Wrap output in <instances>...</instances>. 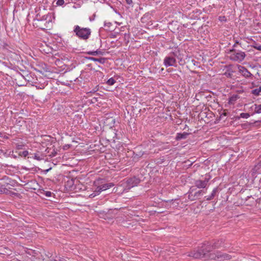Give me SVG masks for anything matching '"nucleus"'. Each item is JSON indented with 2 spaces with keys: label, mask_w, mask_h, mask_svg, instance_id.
I'll return each mask as SVG.
<instances>
[{
  "label": "nucleus",
  "mask_w": 261,
  "mask_h": 261,
  "mask_svg": "<svg viewBox=\"0 0 261 261\" xmlns=\"http://www.w3.org/2000/svg\"><path fill=\"white\" fill-rule=\"evenodd\" d=\"M29 154V152L27 150H24V151H23L22 152H20L19 153V155H21V156H23L24 157H25L27 156Z\"/></svg>",
  "instance_id": "nucleus-24"
},
{
  "label": "nucleus",
  "mask_w": 261,
  "mask_h": 261,
  "mask_svg": "<svg viewBox=\"0 0 261 261\" xmlns=\"http://www.w3.org/2000/svg\"><path fill=\"white\" fill-rule=\"evenodd\" d=\"M217 191H218V188H214L213 189L211 195H210L209 196H207V197H205L206 200H212L215 196L217 192Z\"/></svg>",
  "instance_id": "nucleus-12"
},
{
  "label": "nucleus",
  "mask_w": 261,
  "mask_h": 261,
  "mask_svg": "<svg viewBox=\"0 0 261 261\" xmlns=\"http://www.w3.org/2000/svg\"><path fill=\"white\" fill-rule=\"evenodd\" d=\"M259 182H260V184H261V178H260V179L259 180Z\"/></svg>",
  "instance_id": "nucleus-37"
},
{
  "label": "nucleus",
  "mask_w": 261,
  "mask_h": 261,
  "mask_svg": "<svg viewBox=\"0 0 261 261\" xmlns=\"http://www.w3.org/2000/svg\"><path fill=\"white\" fill-rule=\"evenodd\" d=\"M254 111L256 113H261V105H255Z\"/></svg>",
  "instance_id": "nucleus-18"
},
{
  "label": "nucleus",
  "mask_w": 261,
  "mask_h": 261,
  "mask_svg": "<svg viewBox=\"0 0 261 261\" xmlns=\"http://www.w3.org/2000/svg\"><path fill=\"white\" fill-rule=\"evenodd\" d=\"M186 63V62H185L184 61H182L181 59H180V61H179V64L180 65H182V64H184Z\"/></svg>",
  "instance_id": "nucleus-32"
},
{
  "label": "nucleus",
  "mask_w": 261,
  "mask_h": 261,
  "mask_svg": "<svg viewBox=\"0 0 261 261\" xmlns=\"http://www.w3.org/2000/svg\"><path fill=\"white\" fill-rule=\"evenodd\" d=\"M235 46H236V44H234L233 45V47H235Z\"/></svg>",
  "instance_id": "nucleus-35"
},
{
  "label": "nucleus",
  "mask_w": 261,
  "mask_h": 261,
  "mask_svg": "<svg viewBox=\"0 0 261 261\" xmlns=\"http://www.w3.org/2000/svg\"><path fill=\"white\" fill-rule=\"evenodd\" d=\"M87 59L91 61H97L101 64H104L106 60V59L105 58H95L94 57H88Z\"/></svg>",
  "instance_id": "nucleus-11"
},
{
  "label": "nucleus",
  "mask_w": 261,
  "mask_h": 261,
  "mask_svg": "<svg viewBox=\"0 0 261 261\" xmlns=\"http://www.w3.org/2000/svg\"><path fill=\"white\" fill-rule=\"evenodd\" d=\"M126 3L128 5H130L132 4L133 2L132 0H125Z\"/></svg>",
  "instance_id": "nucleus-31"
},
{
  "label": "nucleus",
  "mask_w": 261,
  "mask_h": 261,
  "mask_svg": "<svg viewBox=\"0 0 261 261\" xmlns=\"http://www.w3.org/2000/svg\"><path fill=\"white\" fill-rule=\"evenodd\" d=\"M189 134V133L186 132H184L183 133H177L175 139L177 141L181 139H185Z\"/></svg>",
  "instance_id": "nucleus-9"
},
{
  "label": "nucleus",
  "mask_w": 261,
  "mask_h": 261,
  "mask_svg": "<svg viewBox=\"0 0 261 261\" xmlns=\"http://www.w3.org/2000/svg\"><path fill=\"white\" fill-rule=\"evenodd\" d=\"M186 60H187L186 62L189 64V66H199V65H198L199 63L198 62H197L196 61H195L194 59L191 58H186Z\"/></svg>",
  "instance_id": "nucleus-10"
},
{
  "label": "nucleus",
  "mask_w": 261,
  "mask_h": 261,
  "mask_svg": "<svg viewBox=\"0 0 261 261\" xmlns=\"http://www.w3.org/2000/svg\"><path fill=\"white\" fill-rule=\"evenodd\" d=\"M73 32L77 37L84 40L88 39L91 34L90 29L88 28H81L77 25L74 26Z\"/></svg>",
  "instance_id": "nucleus-2"
},
{
  "label": "nucleus",
  "mask_w": 261,
  "mask_h": 261,
  "mask_svg": "<svg viewBox=\"0 0 261 261\" xmlns=\"http://www.w3.org/2000/svg\"><path fill=\"white\" fill-rule=\"evenodd\" d=\"M44 194L46 197H49L51 196L52 193L50 191H45Z\"/></svg>",
  "instance_id": "nucleus-27"
},
{
  "label": "nucleus",
  "mask_w": 261,
  "mask_h": 261,
  "mask_svg": "<svg viewBox=\"0 0 261 261\" xmlns=\"http://www.w3.org/2000/svg\"><path fill=\"white\" fill-rule=\"evenodd\" d=\"M114 186V184L112 182L107 183L103 184L100 186H98L97 187V192H100V193L103 191H105Z\"/></svg>",
  "instance_id": "nucleus-7"
},
{
  "label": "nucleus",
  "mask_w": 261,
  "mask_h": 261,
  "mask_svg": "<svg viewBox=\"0 0 261 261\" xmlns=\"http://www.w3.org/2000/svg\"><path fill=\"white\" fill-rule=\"evenodd\" d=\"M221 243V242H220L219 241H218L217 242H215V243H214L213 244H212L211 243H210L209 242H207L206 243H208V244L211 245V251H212L213 249L218 248L219 247V246L220 245Z\"/></svg>",
  "instance_id": "nucleus-14"
},
{
  "label": "nucleus",
  "mask_w": 261,
  "mask_h": 261,
  "mask_svg": "<svg viewBox=\"0 0 261 261\" xmlns=\"http://www.w3.org/2000/svg\"><path fill=\"white\" fill-rule=\"evenodd\" d=\"M19 86H24L25 85V84H20V85H18Z\"/></svg>",
  "instance_id": "nucleus-33"
},
{
  "label": "nucleus",
  "mask_w": 261,
  "mask_h": 261,
  "mask_svg": "<svg viewBox=\"0 0 261 261\" xmlns=\"http://www.w3.org/2000/svg\"><path fill=\"white\" fill-rule=\"evenodd\" d=\"M99 194H100V192H97V188H96L95 189V190L93 192L89 195V197L90 198H94L96 196L99 195Z\"/></svg>",
  "instance_id": "nucleus-19"
},
{
  "label": "nucleus",
  "mask_w": 261,
  "mask_h": 261,
  "mask_svg": "<svg viewBox=\"0 0 261 261\" xmlns=\"http://www.w3.org/2000/svg\"><path fill=\"white\" fill-rule=\"evenodd\" d=\"M34 158L38 161H40L42 160V158L40 156L36 154L34 155Z\"/></svg>",
  "instance_id": "nucleus-30"
},
{
  "label": "nucleus",
  "mask_w": 261,
  "mask_h": 261,
  "mask_svg": "<svg viewBox=\"0 0 261 261\" xmlns=\"http://www.w3.org/2000/svg\"><path fill=\"white\" fill-rule=\"evenodd\" d=\"M237 43H239V42L236 41V43H235V44H237Z\"/></svg>",
  "instance_id": "nucleus-36"
},
{
  "label": "nucleus",
  "mask_w": 261,
  "mask_h": 261,
  "mask_svg": "<svg viewBox=\"0 0 261 261\" xmlns=\"http://www.w3.org/2000/svg\"><path fill=\"white\" fill-rule=\"evenodd\" d=\"M175 63V59L171 57H166L164 60V64L166 67L174 66Z\"/></svg>",
  "instance_id": "nucleus-6"
},
{
  "label": "nucleus",
  "mask_w": 261,
  "mask_h": 261,
  "mask_svg": "<svg viewBox=\"0 0 261 261\" xmlns=\"http://www.w3.org/2000/svg\"><path fill=\"white\" fill-rule=\"evenodd\" d=\"M210 179V176L206 175L203 180L197 179L194 181L195 186L199 189H204L206 188Z\"/></svg>",
  "instance_id": "nucleus-4"
},
{
  "label": "nucleus",
  "mask_w": 261,
  "mask_h": 261,
  "mask_svg": "<svg viewBox=\"0 0 261 261\" xmlns=\"http://www.w3.org/2000/svg\"><path fill=\"white\" fill-rule=\"evenodd\" d=\"M87 54L88 55H91L92 56H96L97 55H103V52L100 50H97L96 51H88L87 53Z\"/></svg>",
  "instance_id": "nucleus-16"
},
{
  "label": "nucleus",
  "mask_w": 261,
  "mask_h": 261,
  "mask_svg": "<svg viewBox=\"0 0 261 261\" xmlns=\"http://www.w3.org/2000/svg\"><path fill=\"white\" fill-rule=\"evenodd\" d=\"M115 80L113 77H111L107 81L106 83L109 86H112L115 83Z\"/></svg>",
  "instance_id": "nucleus-17"
},
{
  "label": "nucleus",
  "mask_w": 261,
  "mask_h": 261,
  "mask_svg": "<svg viewBox=\"0 0 261 261\" xmlns=\"http://www.w3.org/2000/svg\"><path fill=\"white\" fill-rule=\"evenodd\" d=\"M239 71L242 74L246 77H250L252 74L244 66H240L239 67Z\"/></svg>",
  "instance_id": "nucleus-8"
},
{
  "label": "nucleus",
  "mask_w": 261,
  "mask_h": 261,
  "mask_svg": "<svg viewBox=\"0 0 261 261\" xmlns=\"http://www.w3.org/2000/svg\"><path fill=\"white\" fill-rule=\"evenodd\" d=\"M253 47L258 50L261 51V45H255L253 46Z\"/></svg>",
  "instance_id": "nucleus-28"
},
{
  "label": "nucleus",
  "mask_w": 261,
  "mask_h": 261,
  "mask_svg": "<svg viewBox=\"0 0 261 261\" xmlns=\"http://www.w3.org/2000/svg\"><path fill=\"white\" fill-rule=\"evenodd\" d=\"M219 18H220V19H220V20H223V19H224V18H222V17H220Z\"/></svg>",
  "instance_id": "nucleus-34"
},
{
  "label": "nucleus",
  "mask_w": 261,
  "mask_h": 261,
  "mask_svg": "<svg viewBox=\"0 0 261 261\" xmlns=\"http://www.w3.org/2000/svg\"><path fill=\"white\" fill-rule=\"evenodd\" d=\"M8 191V190L6 188H3V186H1L0 187V194H4V193H6Z\"/></svg>",
  "instance_id": "nucleus-22"
},
{
  "label": "nucleus",
  "mask_w": 261,
  "mask_h": 261,
  "mask_svg": "<svg viewBox=\"0 0 261 261\" xmlns=\"http://www.w3.org/2000/svg\"><path fill=\"white\" fill-rule=\"evenodd\" d=\"M62 257H61L60 256H56V259H55V261H62V260H64Z\"/></svg>",
  "instance_id": "nucleus-29"
},
{
  "label": "nucleus",
  "mask_w": 261,
  "mask_h": 261,
  "mask_svg": "<svg viewBox=\"0 0 261 261\" xmlns=\"http://www.w3.org/2000/svg\"><path fill=\"white\" fill-rule=\"evenodd\" d=\"M230 51L232 53L230 56V58L234 61L241 62L246 56L244 52L241 51H236L234 49L230 50Z\"/></svg>",
  "instance_id": "nucleus-3"
},
{
  "label": "nucleus",
  "mask_w": 261,
  "mask_h": 261,
  "mask_svg": "<svg viewBox=\"0 0 261 261\" xmlns=\"http://www.w3.org/2000/svg\"><path fill=\"white\" fill-rule=\"evenodd\" d=\"M34 24H36L37 25V27H39L40 29H44V28L41 27H40L39 25H38V23L40 22V20L39 19H36V20H34Z\"/></svg>",
  "instance_id": "nucleus-25"
},
{
  "label": "nucleus",
  "mask_w": 261,
  "mask_h": 261,
  "mask_svg": "<svg viewBox=\"0 0 261 261\" xmlns=\"http://www.w3.org/2000/svg\"><path fill=\"white\" fill-rule=\"evenodd\" d=\"M240 116L242 118H248L249 116H250V115L249 113H242L241 114H240Z\"/></svg>",
  "instance_id": "nucleus-21"
},
{
  "label": "nucleus",
  "mask_w": 261,
  "mask_h": 261,
  "mask_svg": "<svg viewBox=\"0 0 261 261\" xmlns=\"http://www.w3.org/2000/svg\"><path fill=\"white\" fill-rule=\"evenodd\" d=\"M240 98V96L237 94L232 95L229 99V103L233 104L234 102L238 99Z\"/></svg>",
  "instance_id": "nucleus-13"
},
{
  "label": "nucleus",
  "mask_w": 261,
  "mask_h": 261,
  "mask_svg": "<svg viewBox=\"0 0 261 261\" xmlns=\"http://www.w3.org/2000/svg\"><path fill=\"white\" fill-rule=\"evenodd\" d=\"M139 182V180L135 177L128 178L126 181V186L125 190H129L131 188L136 186Z\"/></svg>",
  "instance_id": "nucleus-5"
},
{
  "label": "nucleus",
  "mask_w": 261,
  "mask_h": 261,
  "mask_svg": "<svg viewBox=\"0 0 261 261\" xmlns=\"http://www.w3.org/2000/svg\"><path fill=\"white\" fill-rule=\"evenodd\" d=\"M64 3V0H58L57 2V5L58 6H62Z\"/></svg>",
  "instance_id": "nucleus-26"
},
{
  "label": "nucleus",
  "mask_w": 261,
  "mask_h": 261,
  "mask_svg": "<svg viewBox=\"0 0 261 261\" xmlns=\"http://www.w3.org/2000/svg\"><path fill=\"white\" fill-rule=\"evenodd\" d=\"M252 93L255 96H258L261 94V87L252 90Z\"/></svg>",
  "instance_id": "nucleus-15"
},
{
  "label": "nucleus",
  "mask_w": 261,
  "mask_h": 261,
  "mask_svg": "<svg viewBox=\"0 0 261 261\" xmlns=\"http://www.w3.org/2000/svg\"><path fill=\"white\" fill-rule=\"evenodd\" d=\"M203 192V190H199L198 191H197L194 193V197L197 198L198 196L202 195Z\"/></svg>",
  "instance_id": "nucleus-20"
},
{
  "label": "nucleus",
  "mask_w": 261,
  "mask_h": 261,
  "mask_svg": "<svg viewBox=\"0 0 261 261\" xmlns=\"http://www.w3.org/2000/svg\"><path fill=\"white\" fill-rule=\"evenodd\" d=\"M259 166H260L256 165L252 169L251 172H252V174L257 172V170L259 169Z\"/></svg>",
  "instance_id": "nucleus-23"
},
{
  "label": "nucleus",
  "mask_w": 261,
  "mask_h": 261,
  "mask_svg": "<svg viewBox=\"0 0 261 261\" xmlns=\"http://www.w3.org/2000/svg\"><path fill=\"white\" fill-rule=\"evenodd\" d=\"M211 246L208 243H204L197 250L193 251L189 253V256L194 258H204L205 259H211L219 260H228L230 256L227 254L218 252L217 254L208 253L211 251Z\"/></svg>",
  "instance_id": "nucleus-1"
}]
</instances>
